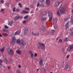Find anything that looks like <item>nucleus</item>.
<instances>
[{
	"instance_id": "27",
	"label": "nucleus",
	"mask_w": 73,
	"mask_h": 73,
	"mask_svg": "<svg viewBox=\"0 0 73 73\" xmlns=\"http://www.w3.org/2000/svg\"><path fill=\"white\" fill-rule=\"evenodd\" d=\"M13 41H16V39L15 37H13L12 38Z\"/></svg>"
},
{
	"instance_id": "19",
	"label": "nucleus",
	"mask_w": 73,
	"mask_h": 73,
	"mask_svg": "<svg viewBox=\"0 0 73 73\" xmlns=\"http://www.w3.org/2000/svg\"><path fill=\"white\" fill-rule=\"evenodd\" d=\"M3 32H9L8 30L5 29H3Z\"/></svg>"
},
{
	"instance_id": "29",
	"label": "nucleus",
	"mask_w": 73,
	"mask_h": 73,
	"mask_svg": "<svg viewBox=\"0 0 73 73\" xmlns=\"http://www.w3.org/2000/svg\"><path fill=\"white\" fill-rule=\"evenodd\" d=\"M15 42H16V41L13 40L11 43V44H12V45H13L14 43H15Z\"/></svg>"
},
{
	"instance_id": "15",
	"label": "nucleus",
	"mask_w": 73,
	"mask_h": 73,
	"mask_svg": "<svg viewBox=\"0 0 73 73\" xmlns=\"http://www.w3.org/2000/svg\"><path fill=\"white\" fill-rule=\"evenodd\" d=\"M41 29H42L43 31H46V28L45 27L42 26L41 27Z\"/></svg>"
},
{
	"instance_id": "57",
	"label": "nucleus",
	"mask_w": 73,
	"mask_h": 73,
	"mask_svg": "<svg viewBox=\"0 0 73 73\" xmlns=\"http://www.w3.org/2000/svg\"><path fill=\"white\" fill-rule=\"evenodd\" d=\"M16 11L17 12H19V9H17Z\"/></svg>"
},
{
	"instance_id": "38",
	"label": "nucleus",
	"mask_w": 73,
	"mask_h": 73,
	"mask_svg": "<svg viewBox=\"0 0 73 73\" xmlns=\"http://www.w3.org/2000/svg\"><path fill=\"white\" fill-rule=\"evenodd\" d=\"M28 16H26L25 17L24 19H28Z\"/></svg>"
},
{
	"instance_id": "7",
	"label": "nucleus",
	"mask_w": 73,
	"mask_h": 73,
	"mask_svg": "<svg viewBox=\"0 0 73 73\" xmlns=\"http://www.w3.org/2000/svg\"><path fill=\"white\" fill-rule=\"evenodd\" d=\"M60 12L62 13H64L65 12V9L63 8H62L60 11Z\"/></svg>"
},
{
	"instance_id": "56",
	"label": "nucleus",
	"mask_w": 73,
	"mask_h": 73,
	"mask_svg": "<svg viewBox=\"0 0 73 73\" xmlns=\"http://www.w3.org/2000/svg\"><path fill=\"white\" fill-rule=\"evenodd\" d=\"M17 73H19V70H17Z\"/></svg>"
},
{
	"instance_id": "21",
	"label": "nucleus",
	"mask_w": 73,
	"mask_h": 73,
	"mask_svg": "<svg viewBox=\"0 0 73 73\" xmlns=\"http://www.w3.org/2000/svg\"><path fill=\"white\" fill-rule=\"evenodd\" d=\"M18 19H19V16H17L15 17L14 18V19L15 20H17Z\"/></svg>"
},
{
	"instance_id": "22",
	"label": "nucleus",
	"mask_w": 73,
	"mask_h": 73,
	"mask_svg": "<svg viewBox=\"0 0 73 73\" xmlns=\"http://www.w3.org/2000/svg\"><path fill=\"white\" fill-rule=\"evenodd\" d=\"M18 34H19V30L15 32V35H17Z\"/></svg>"
},
{
	"instance_id": "39",
	"label": "nucleus",
	"mask_w": 73,
	"mask_h": 73,
	"mask_svg": "<svg viewBox=\"0 0 73 73\" xmlns=\"http://www.w3.org/2000/svg\"><path fill=\"white\" fill-rule=\"evenodd\" d=\"M62 50L64 52V51H65V49H64V48H62Z\"/></svg>"
},
{
	"instance_id": "48",
	"label": "nucleus",
	"mask_w": 73,
	"mask_h": 73,
	"mask_svg": "<svg viewBox=\"0 0 73 73\" xmlns=\"http://www.w3.org/2000/svg\"><path fill=\"white\" fill-rule=\"evenodd\" d=\"M26 21H23V24H25V23H26Z\"/></svg>"
},
{
	"instance_id": "44",
	"label": "nucleus",
	"mask_w": 73,
	"mask_h": 73,
	"mask_svg": "<svg viewBox=\"0 0 73 73\" xmlns=\"http://www.w3.org/2000/svg\"><path fill=\"white\" fill-rule=\"evenodd\" d=\"M15 7H14L13 9V12H15V11H15Z\"/></svg>"
},
{
	"instance_id": "3",
	"label": "nucleus",
	"mask_w": 73,
	"mask_h": 73,
	"mask_svg": "<svg viewBox=\"0 0 73 73\" xmlns=\"http://www.w3.org/2000/svg\"><path fill=\"white\" fill-rule=\"evenodd\" d=\"M71 23H69V21H68L67 22V23L66 24V25H71L72 24H73V17L72 15L71 16V20H70Z\"/></svg>"
},
{
	"instance_id": "10",
	"label": "nucleus",
	"mask_w": 73,
	"mask_h": 73,
	"mask_svg": "<svg viewBox=\"0 0 73 73\" xmlns=\"http://www.w3.org/2000/svg\"><path fill=\"white\" fill-rule=\"evenodd\" d=\"M57 22V19H54L53 21V23L54 24V25H56V23Z\"/></svg>"
},
{
	"instance_id": "40",
	"label": "nucleus",
	"mask_w": 73,
	"mask_h": 73,
	"mask_svg": "<svg viewBox=\"0 0 73 73\" xmlns=\"http://www.w3.org/2000/svg\"><path fill=\"white\" fill-rule=\"evenodd\" d=\"M9 60L11 62H12V61H13V60H12V59L9 58Z\"/></svg>"
},
{
	"instance_id": "31",
	"label": "nucleus",
	"mask_w": 73,
	"mask_h": 73,
	"mask_svg": "<svg viewBox=\"0 0 73 73\" xmlns=\"http://www.w3.org/2000/svg\"><path fill=\"white\" fill-rule=\"evenodd\" d=\"M68 40V38H66L64 40V41L65 42H66Z\"/></svg>"
},
{
	"instance_id": "6",
	"label": "nucleus",
	"mask_w": 73,
	"mask_h": 73,
	"mask_svg": "<svg viewBox=\"0 0 73 73\" xmlns=\"http://www.w3.org/2000/svg\"><path fill=\"white\" fill-rule=\"evenodd\" d=\"M48 16L49 18V20H50V21H52V14H51L50 13L48 12Z\"/></svg>"
},
{
	"instance_id": "16",
	"label": "nucleus",
	"mask_w": 73,
	"mask_h": 73,
	"mask_svg": "<svg viewBox=\"0 0 73 73\" xmlns=\"http://www.w3.org/2000/svg\"><path fill=\"white\" fill-rule=\"evenodd\" d=\"M4 50H5V47H4L1 49H0V50L1 52L3 53L4 51Z\"/></svg>"
},
{
	"instance_id": "42",
	"label": "nucleus",
	"mask_w": 73,
	"mask_h": 73,
	"mask_svg": "<svg viewBox=\"0 0 73 73\" xmlns=\"http://www.w3.org/2000/svg\"><path fill=\"white\" fill-rule=\"evenodd\" d=\"M57 15H58L59 16H60V14L59 13V12H58V11L57 12Z\"/></svg>"
},
{
	"instance_id": "23",
	"label": "nucleus",
	"mask_w": 73,
	"mask_h": 73,
	"mask_svg": "<svg viewBox=\"0 0 73 73\" xmlns=\"http://www.w3.org/2000/svg\"><path fill=\"white\" fill-rule=\"evenodd\" d=\"M3 36H8V34L6 33H3Z\"/></svg>"
},
{
	"instance_id": "35",
	"label": "nucleus",
	"mask_w": 73,
	"mask_h": 73,
	"mask_svg": "<svg viewBox=\"0 0 73 73\" xmlns=\"http://www.w3.org/2000/svg\"><path fill=\"white\" fill-rule=\"evenodd\" d=\"M68 19L67 18H65L64 19V21H68Z\"/></svg>"
},
{
	"instance_id": "60",
	"label": "nucleus",
	"mask_w": 73,
	"mask_h": 73,
	"mask_svg": "<svg viewBox=\"0 0 73 73\" xmlns=\"http://www.w3.org/2000/svg\"><path fill=\"white\" fill-rule=\"evenodd\" d=\"M72 13H73V9L72 10Z\"/></svg>"
},
{
	"instance_id": "33",
	"label": "nucleus",
	"mask_w": 73,
	"mask_h": 73,
	"mask_svg": "<svg viewBox=\"0 0 73 73\" xmlns=\"http://www.w3.org/2000/svg\"><path fill=\"white\" fill-rule=\"evenodd\" d=\"M8 28H9V27L7 26V25H5V28L6 29H8Z\"/></svg>"
},
{
	"instance_id": "49",
	"label": "nucleus",
	"mask_w": 73,
	"mask_h": 73,
	"mask_svg": "<svg viewBox=\"0 0 73 73\" xmlns=\"http://www.w3.org/2000/svg\"><path fill=\"white\" fill-rule=\"evenodd\" d=\"M0 2H1V3H4V1L3 0H1Z\"/></svg>"
},
{
	"instance_id": "9",
	"label": "nucleus",
	"mask_w": 73,
	"mask_h": 73,
	"mask_svg": "<svg viewBox=\"0 0 73 73\" xmlns=\"http://www.w3.org/2000/svg\"><path fill=\"white\" fill-rule=\"evenodd\" d=\"M43 62V61H42V59L40 58L39 59V63L40 65H42V63Z\"/></svg>"
},
{
	"instance_id": "8",
	"label": "nucleus",
	"mask_w": 73,
	"mask_h": 73,
	"mask_svg": "<svg viewBox=\"0 0 73 73\" xmlns=\"http://www.w3.org/2000/svg\"><path fill=\"white\" fill-rule=\"evenodd\" d=\"M46 5H48V6H49L50 4V0H46Z\"/></svg>"
},
{
	"instance_id": "51",
	"label": "nucleus",
	"mask_w": 73,
	"mask_h": 73,
	"mask_svg": "<svg viewBox=\"0 0 73 73\" xmlns=\"http://www.w3.org/2000/svg\"><path fill=\"white\" fill-rule=\"evenodd\" d=\"M54 25H54V29H57V27H56V26H54Z\"/></svg>"
},
{
	"instance_id": "59",
	"label": "nucleus",
	"mask_w": 73,
	"mask_h": 73,
	"mask_svg": "<svg viewBox=\"0 0 73 73\" xmlns=\"http://www.w3.org/2000/svg\"><path fill=\"white\" fill-rule=\"evenodd\" d=\"M19 73H22V72H20V71H19Z\"/></svg>"
},
{
	"instance_id": "5",
	"label": "nucleus",
	"mask_w": 73,
	"mask_h": 73,
	"mask_svg": "<svg viewBox=\"0 0 73 73\" xmlns=\"http://www.w3.org/2000/svg\"><path fill=\"white\" fill-rule=\"evenodd\" d=\"M68 48H69V49L68 50H67V51H68V52H71L72 50L73 49V44L70 45Z\"/></svg>"
},
{
	"instance_id": "11",
	"label": "nucleus",
	"mask_w": 73,
	"mask_h": 73,
	"mask_svg": "<svg viewBox=\"0 0 73 73\" xmlns=\"http://www.w3.org/2000/svg\"><path fill=\"white\" fill-rule=\"evenodd\" d=\"M28 32V29L26 28L25 31H24V35H26L27 34Z\"/></svg>"
},
{
	"instance_id": "50",
	"label": "nucleus",
	"mask_w": 73,
	"mask_h": 73,
	"mask_svg": "<svg viewBox=\"0 0 73 73\" xmlns=\"http://www.w3.org/2000/svg\"><path fill=\"white\" fill-rule=\"evenodd\" d=\"M21 65H19V68H21Z\"/></svg>"
},
{
	"instance_id": "47",
	"label": "nucleus",
	"mask_w": 73,
	"mask_h": 73,
	"mask_svg": "<svg viewBox=\"0 0 73 73\" xmlns=\"http://www.w3.org/2000/svg\"><path fill=\"white\" fill-rule=\"evenodd\" d=\"M16 52L18 54H19V50H16Z\"/></svg>"
},
{
	"instance_id": "63",
	"label": "nucleus",
	"mask_w": 73,
	"mask_h": 73,
	"mask_svg": "<svg viewBox=\"0 0 73 73\" xmlns=\"http://www.w3.org/2000/svg\"><path fill=\"white\" fill-rule=\"evenodd\" d=\"M17 2H19V0H16Z\"/></svg>"
},
{
	"instance_id": "64",
	"label": "nucleus",
	"mask_w": 73,
	"mask_h": 73,
	"mask_svg": "<svg viewBox=\"0 0 73 73\" xmlns=\"http://www.w3.org/2000/svg\"><path fill=\"white\" fill-rule=\"evenodd\" d=\"M44 2V0H42V3Z\"/></svg>"
},
{
	"instance_id": "20",
	"label": "nucleus",
	"mask_w": 73,
	"mask_h": 73,
	"mask_svg": "<svg viewBox=\"0 0 73 73\" xmlns=\"http://www.w3.org/2000/svg\"><path fill=\"white\" fill-rule=\"evenodd\" d=\"M47 19V18H42L41 19V20L42 21H45Z\"/></svg>"
},
{
	"instance_id": "52",
	"label": "nucleus",
	"mask_w": 73,
	"mask_h": 73,
	"mask_svg": "<svg viewBox=\"0 0 73 73\" xmlns=\"http://www.w3.org/2000/svg\"><path fill=\"white\" fill-rule=\"evenodd\" d=\"M22 17H19V19H22Z\"/></svg>"
},
{
	"instance_id": "17",
	"label": "nucleus",
	"mask_w": 73,
	"mask_h": 73,
	"mask_svg": "<svg viewBox=\"0 0 73 73\" xmlns=\"http://www.w3.org/2000/svg\"><path fill=\"white\" fill-rule=\"evenodd\" d=\"M68 67H69V65H68V64H67L65 66V69H68Z\"/></svg>"
},
{
	"instance_id": "28",
	"label": "nucleus",
	"mask_w": 73,
	"mask_h": 73,
	"mask_svg": "<svg viewBox=\"0 0 73 73\" xmlns=\"http://www.w3.org/2000/svg\"><path fill=\"white\" fill-rule=\"evenodd\" d=\"M68 28H69V25H66V30H67V29H68Z\"/></svg>"
},
{
	"instance_id": "30",
	"label": "nucleus",
	"mask_w": 73,
	"mask_h": 73,
	"mask_svg": "<svg viewBox=\"0 0 73 73\" xmlns=\"http://www.w3.org/2000/svg\"><path fill=\"white\" fill-rule=\"evenodd\" d=\"M21 54V50H19V54Z\"/></svg>"
},
{
	"instance_id": "37",
	"label": "nucleus",
	"mask_w": 73,
	"mask_h": 73,
	"mask_svg": "<svg viewBox=\"0 0 73 73\" xmlns=\"http://www.w3.org/2000/svg\"><path fill=\"white\" fill-rule=\"evenodd\" d=\"M59 41L60 42H62V40L61 39H59Z\"/></svg>"
},
{
	"instance_id": "24",
	"label": "nucleus",
	"mask_w": 73,
	"mask_h": 73,
	"mask_svg": "<svg viewBox=\"0 0 73 73\" xmlns=\"http://www.w3.org/2000/svg\"><path fill=\"white\" fill-rule=\"evenodd\" d=\"M0 62H1V63L0 62V66L1 67L2 66V64H1V63H3V61L2 60H0Z\"/></svg>"
},
{
	"instance_id": "4",
	"label": "nucleus",
	"mask_w": 73,
	"mask_h": 73,
	"mask_svg": "<svg viewBox=\"0 0 73 73\" xmlns=\"http://www.w3.org/2000/svg\"><path fill=\"white\" fill-rule=\"evenodd\" d=\"M19 44L20 43L22 46H25L26 45V43L24 42V40L22 39H21V40H19Z\"/></svg>"
},
{
	"instance_id": "53",
	"label": "nucleus",
	"mask_w": 73,
	"mask_h": 73,
	"mask_svg": "<svg viewBox=\"0 0 73 73\" xmlns=\"http://www.w3.org/2000/svg\"><path fill=\"white\" fill-rule=\"evenodd\" d=\"M39 5H40V4L39 3H38L37 7H39Z\"/></svg>"
},
{
	"instance_id": "2",
	"label": "nucleus",
	"mask_w": 73,
	"mask_h": 73,
	"mask_svg": "<svg viewBox=\"0 0 73 73\" xmlns=\"http://www.w3.org/2000/svg\"><path fill=\"white\" fill-rule=\"evenodd\" d=\"M39 46L38 47V49H40V48L42 49H44V47H45V44L43 43H39L38 44Z\"/></svg>"
},
{
	"instance_id": "13",
	"label": "nucleus",
	"mask_w": 73,
	"mask_h": 73,
	"mask_svg": "<svg viewBox=\"0 0 73 73\" xmlns=\"http://www.w3.org/2000/svg\"><path fill=\"white\" fill-rule=\"evenodd\" d=\"M60 3H61V2H56V3H55V5H54L55 6V7H58V5H59Z\"/></svg>"
},
{
	"instance_id": "62",
	"label": "nucleus",
	"mask_w": 73,
	"mask_h": 73,
	"mask_svg": "<svg viewBox=\"0 0 73 73\" xmlns=\"http://www.w3.org/2000/svg\"><path fill=\"white\" fill-rule=\"evenodd\" d=\"M20 32H21V31H19V33H20Z\"/></svg>"
},
{
	"instance_id": "32",
	"label": "nucleus",
	"mask_w": 73,
	"mask_h": 73,
	"mask_svg": "<svg viewBox=\"0 0 73 73\" xmlns=\"http://www.w3.org/2000/svg\"><path fill=\"white\" fill-rule=\"evenodd\" d=\"M19 6H20L21 8V7H22V4H21V3H19Z\"/></svg>"
},
{
	"instance_id": "14",
	"label": "nucleus",
	"mask_w": 73,
	"mask_h": 73,
	"mask_svg": "<svg viewBox=\"0 0 73 73\" xmlns=\"http://www.w3.org/2000/svg\"><path fill=\"white\" fill-rule=\"evenodd\" d=\"M13 24V21H9L8 25L10 26H12Z\"/></svg>"
},
{
	"instance_id": "54",
	"label": "nucleus",
	"mask_w": 73,
	"mask_h": 73,
	"mask_svg": "<svg viewBox=\"0 0 73 73\" xmlns=\"http://www.w3.org/2000/svg\"><path fill=\"white\" fill-rule=\"evenodd\" d=\"M4 11V9H2L1 10V12H3Z\"/></svg>"
},
{
	"instance_id": "12",
	"label": "nucleus",
	"mask_w": 73,
	"mask_h": 73,
	"mask_svg": "<svg viewBox=\"0 0 73 73\" xmlns=\"http://www.w3.org/2000/svg\"><path fill=\"white\" fill-rule=\"evenodd\" d=\"M29 53L31 54V58H32L33 57V56H34V54L32 52V51H29Z\"/></svg>"
},
{
	"instance_id": "25",
	"label": "nucleus",
	"mask_w": 73,
	"mask_h": 73,
	"mask_svg": "<svg viewBox=\"0 0 73 73\" xmlns=\"http://www.w3.org/2000/svg\"><path fill=\"white\" fill-rule=\"evenodd\" d=\"M4 62H5L6 64H8V60H7V59L6 58V60L4 61Z\"/></svg>"
},
{
	"instance_id": "55",
	"label": "nucleus",
	"mask_w": 73,
	"mask_h": 73,
	"mask_svg": "<svg viewBox=\"0 0 73 73\" xmlns=\"http://www.w3.org/2000/svg\"><path fill=\"white\" fill-rule=\"evenodd\" d=\"M17 44H19V40H17Z\"/></svg>"
},
{
	"instance_id": "18",
	"label": "nucleus",
	"mask_w": 73,
	"mask_h": 73,
	"mask_svg": "<svg viewBox=\"0 0 73 73\" xmlns=\"http://www.w3.org/2000/svg\"><path fill=\"white\" fill-rule=\"evenodd\" d=\"M22 13H29V12L28 11H26L25 10H23L22 11Z\"/></svg>"
},
{
	"instance_id": "34",
	"label": "nucleus",
	"mask_w": 73,
	"mask_h": 73,
	"mask_svg": "<svg viewBox=\"0 0 73 73\" xmlns=\"http://www.w3.org/2000/svg\"><path fill=\"white\" fill-rule=\"evenodd\" d=\"M54 32H55V30H52L51 31V33H53Z\"/></svg>"
},
{
	"instance_id": "41",
	"label": "nucleus",
	"mask_w": 73,
	"mask_h": 73,
	"mask_svg": "<svg viewBox=\"0 0 73 73\" xmlns=\"http://www.w3.org/2000/svg\"><path fill=\"white\" fill-rule=\"evenodd\" d=\"M34 54L35 57H37V53H35Z\"/></svg>"
},
{
	"instance_id": "43",
	"label": "nucleus",
	"mask_w": 73,
	"mask_h": 73,
	"mask_svg": "<svg viewBox=\"0 0 73 73\" xmlns=\"http://www.w3.org/2000/svg\"><path fill=\"white\" fill-rule=\"evenodd\" d=\"M70 34L71 36H73V31L72 32L70 33Z\"/></svg>"
},
{
	"instance_id": "61",
	"label": "nucleus",
	"mask_w": 73,
	"mask_h": 73,
	"mask_svg": "<svg viewBox=\"0 0 73 73\" xmlns=\"http://www.w3.org/2000/svg\"><path fill=\"white\" fill-rule=\"evenodd\" d=\"M8 69H10V67L9 66H8Z\"/></svg>"
},
{
	"instance_id": "1",
	"label": "nucleus",
	"mask_w": 73,
	"mask_h": 73,
	"mask_svg": "<svg viewBox=\"0 0 73 73\" xmlns=\"http://www.w3.org/2000/svg\"><path fill=\"white\" fill-rule=\"evenodd\" d=\"M7 50L9 54L13 56L14 55V51L12 50V49L8 48L7 49Z\"/></svg>"
},
{
	"instance_id": "58",
	"label": "nucleus",
	"mask_w": 73,
	"mask_h": 73,
	"mask_svg": "<svg viewBox=\"0 0 73 73\" xmlns=\"http://www.w3.org/2000/svg\"><path fill=\"white\" fill-rule=\"evenodd\" d=\"M69 56L68 55L67 56V58H69Z\"/></svg>"
},
{
	"instance_id": "36",
	"label": "nucleus",
	"mask_w": 73,
	"mask_h": 73,
	"mask_svg": "<svg viewBox=\"0 0 73 73\" xmlns=\"http://www.w3.org/2000/svg\"><path fill=\"white\" fill-rule=\"evenodd\" d=\"M32 35L33 36H36V33H33V32H32Z\"/></svg>"
},
{
	"instance_id": "46",
	"label": "nucleus",
	"mask_w": 73,
	"mask_h": 73,
	"mask_svg": "<svg viewBox=\"0 0 73 73\" xmlns=\"http://www.w3.org/2000/svg\"><path fill=\"white\" fill-rule=\"evenodd\" d=\"M25 9H26V10H29V8H25Z\"/></svg>"
},
{
	"instance_id": "45",
	"label": "nucleus",
	"mask_w": 73,
	"mask_h": 73,
	"mask_svg": "<svg viewBox=\"0 0 73 73\" xmlns=\"http://www.w3.org/2000/svg\"><path fill=\"white\" fill-rule=\"evenodd\" d=\"M39 35V33H36V36H38Z\"/></svg>"
},
{
	"instance_id": "26",
	"label": "nucleus",
	"mask_w": 73,
	"mask_h": 73,
	"mask_svg": "<svg viewBox=\"0 0 73 73\" xmlns=\"http://www.w3.org/2000/svg\"><path fill=\"white\" fill-rule=\"evenodd\" d=\"M42 15H43L44 16H45V15H46V12H44L43 13Z\"/></svg>"
}]
</instances>
